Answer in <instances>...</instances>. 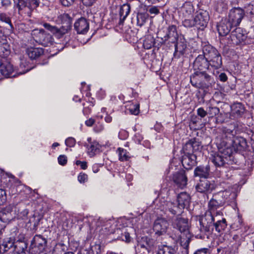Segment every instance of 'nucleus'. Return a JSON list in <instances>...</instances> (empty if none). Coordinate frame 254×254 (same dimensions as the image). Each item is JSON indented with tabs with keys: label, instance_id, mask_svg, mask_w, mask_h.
Masks as SVG:
<instances>
[{
	"label": "nucleus",
	"instance_id": "nucleus-16",
	"mask_svg": "<svg viewBox=\"0 0 254 254\" xmlns=\"http://www.w3.org/2000/svg\"><path fill=\"white\" fill-rule=\"evenodd\" d=\"M196 156L193 153L185 154L182 158V163L187 169H190L196 164Z\"/></svg>",
	"mask_w": 254,
	"mask_h": 254
},
{
	"label": "nucleus",
	"instance_id": "nucleus-5",
	"mask_svg": "<svg viewBox=\"0 0 254 254\" xmlns=\"http://www.w3.org/2000/svg\"><path fill=\"white\" fill-rule=\"evenodd\" d=\"M244 15L245 12L242 8H234L229 11L228 17L225 19L234 27L239 25Z\"/></svg>",
	"mask_w": 254,
	"mask_h": 254
},
{
	"label": "nucleus",
	"instance_id": "nucleus-22",
	"mask_svg": "<svg viewBox=\"0 0 254 254\" xmlns=\"http://www.w3.org/2000/svg\"><path fill=\"white\" fill-rule=\"evenodd\" d=\"M13 71V65L10 63L5 62L0 64V72L3 76H10Z\"/></svg>",
	"mask_w": 254,
	"mask_h": 254
},
{
	"label": "nucleus",
	"instance_id": "nucleus-42",
	"mask_svg": "<svg viewBox=\"0 0 254 254\" xmlns=\"http://www.w3.org/2000/svg\"><path fill=\"white\" fill-rule=\"evenodd\" d=\"M191 144L192 147V151H196L198 150L200 147V144L199 141H197L195 138L190 139Z\"/></svg>",
	"mask_w": 254,
	"mask_h": 254
},
{
	"label": "nucleus",
	"instance_id": "nucleus-8",
	"mask_svg": "<svg viewBox=\"0 0 254 254\" xmlns=\"http://www.w3.org/2000/svg\"><path fill=\"white\" fill-rule=\"evenodd\" d=\"M194 17L196 27L201 30H203L207 26L209 20L208 12L206 10L202 9L197 11Z\"/></svg>",
	"mask_w": 254,
	"mask_h": 254
},
{
	"label": "nucleus",
	"instance_id": "nucleus-34",
	"mask_svg": "<svg viewBox=\"0 0 254 254\" xmlns=\"http://www.w3.org/2000/svg\"><path fill=\"white\" fill-rule=\"evenodd\" d=\"M127 110L131 114L137 115L139 113V105L137 103H130L127 105Z\"/></svg>",
	"mask_w": 254,
	"mask_h": 254
},
{
	"label": "nucleus",
	"instance_id": "nucleus-24",
	"mask_svg": "<svg viewBox=\"0 0 254 254\" xmlns=\"http://www.w3.org/2000/svg\"><path fill=\"white\" fill-rule=\"evenodd\" d=\"M233 146L237 150H242L247 146L246 139L242 137H237L233 140Z\"/></svg>",
	"mask_w": 254,
	"mask_h": 254
},
{
	"label": "nucleus",
	"instance_id": "nucleus-54",
	"mask_svg": "<svg viewBox=\"0 0 254 254\" xmlns=\"http://www.w3.org/2000/svg\"><path fill=\"white\" fill-rule=\"evenodd\" d=\"M62 4L64 6H69L74 2V0H60Z\"/></svg>",
	"mask_w": 254,
	"mask_h": 254
},
{
	"label": "nucleus",
	"instance_id": "nucleus-33",
	"mask_svg": "<svg viewBox=\"0 0 254 254\" xmlns=\"http://www.w3.org/2000/svg\"><path fill=\"white\" fill-rule=\"evenodd\" d=\"M177 36L178 34L176 26L174 25L169 26L168 28V33L166 37L167 39L173 38V40H176Z\"/></svg>",
	"mask_w": 254,
	"mask_h": 254
},
{
	"label": "nucleus",
	"instance_id": "nucleus-26",
	"mask_svg": "<svg viewBox=\"0 0 254 254\" xmlns=\"http://www.w3.org/2000/svg\"><path fill=\"white\" fill-rule=\"evenodd\" d=\"M130 10V5L128 4H124L121 7L120 11V24H123L126 18L129 14Z\"/></svg>",
	"mask_w": 254,
	"mask_h": 254
},
{
	"label": "nucleus",
	"instance_id": "nucleus-49",
	"mask_svg": "<svg viewBox=\"0 0 254 254\" xmlns=\"http://www.w3.org/2000/svg\"><path fill=\"white\" fill-rule=\"evenodd\" d=\"M104 129V125L102 123H98L96 124L94 130L96 132H100Z\"/></svg>",
	"mask_w": 254,
	"mask_h": 254
},
{
	"label": "nucleus",
	"instance_id": "nucleus-39",
	"mask_svg": "<svg viewBox=\"0 0 254 254\" xmlns=\"http://www.w3.org/2000/svg\"><path fill=\"white\" fill-rule=\"evenodd\" d=\"M154 45V40L152 37H149L146 38L143 44L144 48L146 49H151Z\"/></svg>",
	"mask_w": 254,
	"mask_h": 254
},
{
	"label": "nucleus",
	"instance_id": "nucleus-32",
	"mask_svg": "<svg viewBox=\"0 0 254 254\" xmlns=\"http://www.w3.org/2000/svg\"><path fill=\"white\" fill-rule=\"evenodd\" d=\"M212 162L216 167H221L224 165L225 160L222 155L215 154L212 158Z\"/></svg>",
	"mask_w": 254,
	"mask_h": 254
},
{
	"label": "nucleus",
	"instance_id": "nucleus-50",
	"mask_svg": "<svg viewBox=\"0 0 254 254\" xmlns=\"http://www.w3.org/2000/svg\"><path fill=\"white\" fill-rule=\"evenodd\" d=\"M246 12L251 15H254V3L247 5L246 7Z\"/></svg>",
	"mask_w": 254,
	"mask_h": 254
},
{
	"label": "nucleus",
	"instance_id": "nucleus-12",
	"mask_svg": "<svg viewBox=\"0 0 254 254\" xmlns=\"http://www.w3.org/2000/svg\"><path fill=\"white\" fill-rule=\"evenodd\" d=\"M173 180L177 187L181 189H183L187 185L188 179L183 170L174 174Z\"/></svg>",
	"mask_w": 254,
	"mask_h": 254
},
{
	"label": "nucleus",
	"instance_id": "nucleus-61",
	"mask_svg": "<svg viewBox=\"0 0 254 254\" xmlns=\"http://www.w3.org/2000/svg\"><path fill=\"white\" fill-rule=\"evenodd\" d=\"M135 140L138 143H140L143 139V136L139 133H136L134 136Z\"/></svg>",
	"mask_w": 254,
	"mask_h": 254
},
{
	"label": "nucleus",
	"instance_id": "nucleus-59",
	"mask_svg": "<svg viewBox=\"0 0 254 254\" xmlns=\"http://www.w3.org/2000/svg\"><path fill=\"white\" fill-rule=\"evenodd\" d=\"M194 254H209L207 249H202L197 250Z\"/></svg>",
	"mask_w": 254,
	"mask_h": 254
},
{
	"label": "nucleus",
	"instance_id": "nucleus-47",
	"mask_svg": "<svg viewBox=\"0 0 254 254\" xmlns=\"http://www.w3.org/2000/svg\"><path fill=\"white\" fill-rule=\"evenodd\" d=\"M75 142L76 141L73 137H68L65 141L66 145L70 147L74 146L75 144Z\"/></svg>",
	"mask_w": 254,
	"mask_h": 254
},
{
	"label": "nucleus",
	"instance_id": "nucleus-28",
	"mask_svg": "<svg viewBox=\"0 0 254 254\" xmlns=\"http://www.w3.org/2000/svg\"><path fill=\"white\" fill-rule=\"evenodd\" d=\"M100 145L96 141H93L87 147V153L90 157L94 156L98 152H99Z\"/></svg>",
	"mask_w": 254,
	"mask_h": 254
},
{
	"label": "nucleus",
	"instance_id": "nucleus-25",
	"mask_svg": "<svg viewBox=\"0 0 254 254\" xmlns=\"http://www.w3.org/2000/svg\"><path fill=\"white\" fill-rule=\"evenodd\" d=\"M187 44L185 40L181 37L178 38L175 45V52L183 55L186 51Z\"/></svg>",
	"mask_w": 254,
	"mask_h": 254
},
{
	"label": "nucleus",
	"instance_id": "nucleus-41",
	"mask_svg": "<svg viewBox=\"0 0 254 254\" xmlns=\"http://www.w3.org/2000/svg\"><path fill=\"white\" fill-rule=\"evenodd\" d=\"M219 109L216 107H209L208 110L207 111L208 114L209 115L210 117H213L217 115L219 113Z\"/></svg>",
	"mask_w": 254,
	"mask_h": 254
},
{
	"label": "nucleus",
	"instance_id": "nucleus-3",
	"mask_svg": "<svg viewBox=\"0 0 254 254\" xmlns=\"http://www.w3.org/2000/svg\"><path fill=\"white\" fill-rule=\"evenodd\" d=\"M213 217L214 220L210 223L207 221H204L203 218L199 220L200 231L207 235V237L213 232L214 227L216 231L220 233L227 226L226 220L223 217V213L220 214L219 216L216 215L213 216Z\"/></svg>",
	"mask_w": 254,
	"mask_h": 254
},
{
	"label": "nucleus",
	"instance_id": "nucleus-21",
	"mask_svg": "<svg viewBox=\"0 0 254 254\" xmlns=\"http://www.w3.org/2000/svg\"><path fill=\"white\" fill-rule=\"evenodd\" d=\"M32 243L35 247L38 248L40 251L42 252L46 247L47 241L41 235H36L33 239Z\"/></svg>",
	"mask_w": 254,
	"mask_h": 254
},
{
	"label": "nucleus",
	"instance_id": "nucleus-1",
	"mask_svg": "<svg viewBox=\"0 0 254 254\" xmlns=\"http://www.w3.org/2000/svg\"><path fill=\"white\" fill-rule=\"evenodd\" d=\"M193 67L197 71L190 76V83L192 86L198 88H207L210 84L211 77L205 72L209 67V63L205 55H198L193 62Z\"/></svg>",
	"mask_w": 254,
	"mask_h": 254
},
{
	"label": "nucleus",
	"instance_id": "nucleus-64",
	"mask_svg": "<svg viewBox=\"0 0 254 254\" xmlns=\"http://www.w3.org/2000/svg\"><path fill=\"white\" fill-rule=\"evenodd\" d=\"M100 166L98 164H95L92 166V169L94 173H96L99 171Z\"/></svg>",
	"mask_w": 254,
	"mask_h": 254
},
{
	"label": "nucleus",
	"instance_id": "nucleus-60",
	"mask_svg": "<svg viewBox=\"0 0 254 254\" xmlns=\"http://www.w3.org/2000/svg\"><path fill=\"white\" fill-rule=\"evenodd\" d=\"M95 120L92 118H90L85 121V125L88 127H91L95 123Z\"/></svg>",
	"mask_w": 254,
	"mask_h": 254
},
{
	"label": "nucleus",
	"instance_id": "nucleus-19",
	"mask_svg": "<svg viewBox=\"0 0 254 254\" xmlns=\"http://www.w3.org/2000/svg\"><path fill=\"white\" fill-rule=\"evenodd\" d=\"M10 53V46L4 37L0 36V57L6 58Z\"/></svg>",
	"mask_w": 254,
	"mask_h": 254
},
{
	"label": "nucleus",
	"instance_id": "nucleus-44",
	"mask_svg": "<svg viewBox=\"0 0 254 254\" xmlns=\"http://www.w3.org/2000/svg\"><path fill=\"white\" fill-rule=\"evenodd\" d=\"M147 18V15L144 13H140L137 16V23L142 26L145 22Z\"/></svg>",
	"mask_w": 254,
	"mask_h": 254
},
{
	"label": "nucleus",
	"instance_id": "nucleus-57",
	"mask_svg": "<svg viewBox=\"0 0 254 254\" xmlns=\"http://www.w3.org/2000/svg\"><path fill=\"white\" fill-rule=\"evenodd\" d=\"M83 4L86 6H91L96 0H81Z\"/></svg>",
	"mask_w": 254,
	"mask_h": 254
},
{
	"label": "nucleus",
	"instance_id": "nucleus-56",
	"mask_svg": "<svg viewBox=\"0 0 254 254\" xmlns=\"http://www.w3.org/2000/svg\"><path fill=\"white\" fill-rule=\"evenodd\" d=\"M76 164L77 165H80L81 169L85 170L87 168V163L85 161L82 162L79 160L76 161Z\"/></svg>",
	"mask_w": 254,
	"mask_h": 254
},
{
	"label": "nucleus",
	"instance_id": "nucleus-62",
	"mask_svg": "<svg viewBox=\"0 0 254 254\" xmlns=\"http://www.w3.org/2000/svg\"><path fill=\"white\" fill-rule=\"evenodd\" d=\"M220 81L225 82L227 80V76L225 73H221L219 76Z\"/></svg>",
	"mask_w": 254,
	"mask_h": 254
},
{
	"label": "nucleus",
	"instance_id": "nucleus-45",
	"mask_svg": "<svg viewBox=\"0 0 254 254\" xmlns=\"http://www.w3.org/2000/svg\"><path fill=\"white\" fill-rule=\"evenodd\" d=\"M77 179L80 183H84L88 180V176L84 173H80L78 175Z\"/></svg>",
	"mask_w": 254,
	"mask_h": 254
},
{
	"label": "nucleus",
	"instance_id": "nucleus-46",
	"mask_svg": "<svg viewBox=\"0 0 254 254\" xmlns=\"http://www.w3.org/2000/svg\"><path fill=\"white\" fill-rule=\"evenodd\" d=\"M184 149L187 152L186 154H188L189 153H193L194 152V151H192V147L190 140L186 143L184 147Z\"/></svg>",
	"mask_w": 254,
	"mask_h": 254
},
{
	"label": "nucleus",
	"instance_id": "nucleus-35",
	"mask_svg": "<svg viewBox=\"0 0 254 254\" xmlns=\"http://www.w3.org/2000/svg\"><path fill=\"white\" fill-rule=\"evenodd\" d=\"M117 152L118 153L119 160L121 161H127L130 157L128 152L123 148H119Z\"/></svg>",
	"mask_w": 254,
	"mask_h": 254
},
{
	"label": "nucleus",
	"instance_id": "nucleus-23",
	"mask_svg": "<svg viewBox=\"0 0 254 254\" xmlns=\"http://www.w3.org/2000/svg\"><path fill=\"white\" fill-rule=\"evenodd\" d=\"M27 54L31 59H35L41 56L44 53L43 50L41 48L30 47L26 50Z\"/></svg>",
	"mask_w": 254,
	"mask_h": 254
},
{
	"label": "nucleus",
	"instance_id": "nucleus-29",
	"mask_svg": "<svg viewBox=\"0 0 254 254\" xmlns=\"http://www.w3.org/2000/svg\"><path fill=\"white\" fill-rule=\"evenodd\" d=\"M182 11L185 17H189L194 12L193 6L190 2L186 3L182 8Z\"/></svg>",
	"mask_w": 254,
	"mask_h": 254
},
{
	"label": "nucleus",
	"instance_id": "nucleus-30",
	"mask_svg": "<svg viewBox=\"0 0 254 254\" xmlns=\"http://www.w3.org/2000/svg\"><path fill=\"white\" fill-rule=\"evenodd\" d=\"M175 250L172 247L162 245L159 247L158 254H174Z\"/></svg>",
	"mask_w": 254,
	"mask_h": 254
},
{
	"label": "nucleus",
	"instance_id": "nucleus-15",
	"mask_svg": "<svg viewBox=\"0 0 254 254\" xmlns=\"http://www.w3.org/2000/svg\"><path fill=\"white\" fill-rule=\"evenodd\" d=\"M173 225L174 227L177 228L181 233L184 232L187 234L189 232L188 222L186 219L177 217L173 221Z\"/></svg>",
	"mask_w": 254,
	"mask_h": 254
},
{
	"label": "nucleus",
	"instance_id": "nucleus-11",
	"mask_svg": "<svg viewBox=\"0 0 254 254\" xmlns=\"http://www.w3.org/2000/svg\"><path fill=\"white\" fill-rule=\"evenodd\" d=\"M247 35L244 33L243 30L240 28H236L233 31L230 35V38L234 45H238L244 42L246 39Z\"/></svg>",
	"mask_w": 254,
	"mask_h": 254
},
{
	"label": "nucleus",
	"instance_id": "nucleus-17",
	"mask_svg": "<svg viewBox=\"0 0 254 254\" xmlns=\"http://www.w3.org/2000/svg\"><path fill=\"white\" fill-rule=\"evenodd\" d=\"M177 200L180 208L184 209L189 206L190 203V196L188 193L182 192L178 194Z\"/></svg>",
	"mask_w": 254,
	"mask_h": 254
},
{
	"label": "nucleus",
	"instance_id": "nucleus-40",
	"mask_svg": "<svg viewBox=\"0 0 254 254\" xmlns=\"http://www.w3.org/2000/svg\"><path fill=\"white\" fill-rule=\"evenodd\" d=\"M243 225V221L241 217L238 216L237 219L232 224V228L235 230L241 229Z\"/></svg>",
	"mask_w": 254,
	"mask_h": 254
},
{
	"label": "nucleus",
	"instance_id": "nucleus-37",
	"mask_svg": "<svg viewBox=\"0 0 254 254\" xmlns=\"http://www.w3.org/2000/svg\"><path fill=\"white\" fill-rule=\"evenodd\" d=\"M222 136L225 138L233 137L236 133V131L227 127L222 128Z\"/></svg>",
	"mask_w": 254,
	"mask_h": 254
},
{
	"label": "nucleus",
	"instance_id": "nucleus-10",
	"mask_svg": "<svg viewBox=\"0 0 254 254\" xmlns=\"http://www.w3.org/2000/svg\"><path fill=\"white\" fill-rule=\"evenodd\" d=\"M168 226L169 223L167 220L159 218L155 221L153 229L156 234L160 236L166 233Z\"/></svg>",
	"mask_w": 254,
	"mask_h": 254
},
{
	"label": "nucleus",
	"instance_id": "nucleus-6",
	"mask_svg": "<svg viewBox=\"0 0 254 254\" xmlns=\"http://www.w3.org/2000/svg\"><path fill=\"white\" fill-rule=\"evenodd\" d=\"M32 34L35 40L45 47L49 46L53 43L54 39L52 36L46 33L43 29L34 30Z\"/></svg>",
	"mask_w": 254,
	"mask_h": 254
},
{
	"label": "nucleus",
	"instance_id": "nucleus-55",
	"mask_svg": "<svg viewBox=\"0 0 254 254\" xmlns=\"http://www.w3.org/2000/svg\"><path fill=\"white\" fill-rule=\"evenodd\" d=\"M6 214L3 212L0 213V221L4 223H8L9 221V219L6 217Z\"/></svg>",
	"mask_w": 254,
	"mask_h": 254
},
{
	"label": "nucleus",
	"instance_id": "nucleus-48",
	"mask_svg": "<svg viewBox=\"0 0 254 254\" xmlns=\"http://www.w3.org/2000/svg\"><path fill=\"white\" fill-rule=\"evenodd\" d=\"M59 163L62 166L65 165L67 163V157L64 155H61L58 158Z\"/></svg>",
	"mask_w": 254,
	"mask_h": 254
},
{
	"label": "nucleus",
	"instance_id": "nucleus-4",
	"mask_svg": "<svg viewBox=\"0 0 254 254\" xmlns=\"http://www.w3.org/2000/svg\"><path fill=\"white\" fill-rule=\"evenodd\" d=\"M203 53L208 60L209 66L219 68L222 65V59L218 51L210 45H205L203 48Z\"/></svg>",
	"mask_w": 254,
	"mask_h": 254
},
{
	"label": "nucleus",
	"instance_id": "nucleus-63",
	"mask_svg": "<svg viewBox=\"0 0 254 254\" xmlns=\"http://www.w3.org/2000/svg\"><path fill=\"white\" fill-rule=\"evenodd\" d=\"M104 120L106 123H110L112 122L113 118L110 115L107 114Z\"/></svg>",
	"mask_w": 254,
	"mask_h": 254
},
{
	"label": "nucleus",
	"instance_id": "nucleus-52",
	"mask_svg": "<svg viewBox=\"0 0 254 254\" xmlns=\"http://www.w3.org/2000/svg\"><path fill=\"white\" fill-rule=\"evenodd\" d=\"M207 114V112L205 111L203 108L200 107L197 110V114L201 118L205 117Z\"/></svg>",
	"mask_w": 254,
	"mask_h": 254
},
{
	"label": "nucleus",
	"instance_id": "nucleus-58",
	"mask_svg": "<svg viewBox=\"0 0 254 254\" xmlns=\"http://www.w3.org/2000/svg\"><path fill=\"white\" fill-rule=\"evenodd\" d=\"M190 239L188 238L187 239L181 241V245L184 248L187 249L189 247Z\"/></svg>",
	"mask_w": 254,
	"mask_h": 254
},
{
	"label": "nucleus",
	"instance_id": "nucleus-13",
	"mask_svg": "<svg viewBox=\"0 0 254 254\" xmlns=\"http://www.w3.org/2000/svg\"><path fill=\"white\" fill-rule=\"evenodd\" d=\"M215 188V185L214 182L204 179L201 180L196 187L197 191L203 192H210Z\"/></svg>",
	"mask_w": 254,
	"mask_h": 254
},
{
	"label": "nucleus",
	"instance_id": "nucleus-43",
	"mask_svg": "<svg viewBox=\"0 0 254 254\" xmlns=\"http://www.w3.org/2000/svg\"><path fill=\"white\" fill-rule=\"evenodd\" d=\"M0 20L9 24V27L12 28V26L9 17L5 13L0 14Z\"/></svg>",
	"mask_w": 254,
	"mask_h": 254
},
{
	"label": "nucleus",
	"instance_id": "nucleus-14",
	"mask_svg": "<svg viewBox=\"0 0 254 254\" xmlns=\"http://www.w3.org/2000/svg\"><path fill=\"white\" fill-rule=\"evenodd\" d=\"M74 26L78 34H85L89 30V24L86 19L81 17L75 21Z\"/></svg>",
	"mask_w": 254,
	"mask_h": 254
},
{
	"label": "nucleus",
	"instance_id": "nucleus-18",
	"mask_svg": "<svg viewBox=\"0 0 254 254\" xmlns=\"http://www.w3.org/2000/svg\"><path fill=\"white\" fill-rule=\"evenodd\" d=\"M234 27L230 23L225 19H222L219 25L217 26V30L220 36H225L230 31L232 28Z\"/></svg>",
	"mask_w": 254,
	"mask_h": 254
},
{
	"label": "nucleus",
	"instance_id": "nucleus-38",
	"mask_svg": "<svg viewBox=\"0 0 254 254\" xmlns=\"http://www.w3.org/2000/svg\"><path fill=\"white\" fill-rule=\"evenodd\" d=\"M189 17H185V19L183 21V25L187 28H190L193 26L196 27L195 17L193 20L189 19Z\"/></svg>",
	"mask_w": 254,
	"mask_h": 254
},
{
	"label": "nucleus",
	"instance_id": "nucleus-27",
	"mask_svg": "<svg viewBox=\"0 0 254 254\" xmlns=\"http://www.w3.org/2000/svg\"><path fill=\"white\" fill-rule=\"evenodd\" d=\"M209 168L207 166H199L194 171L195 176L206 178L209 175Z\"/></svg>",
	"mask_w": 254,
	"mask_h": 254
},
{
	"label": "nucleus",
	"instance_id": "nucleus-9",
	"mask_svg": "<svg viewBox=\"0 0 254 254\" xmlns=\"http://www.w3.org/2000/svg\"><path fill=\"white\" fill-rule=\"evenodd\" d=\"M43 26L48 31H50L56 38L60 39L64 35L68 33L70 29L69 25L62 26L60 29L55 26L51 25L49 23H45Z\"/></svg>",
	"mask_w": 254,
	"mask_h": 254
},
{
	"label": "nucleus",
	"instance_id": "nucleus-20",
	"mask_svg": "<svg viewBox=\"0 0 254 254\" xmlns=\"http://www.w3.org/2000/svg\"><path fill=\"white\" fill-rule=\"evenodd\" d=\"M245 111V108L241 103H235L231 106V114L234 118L241 117Z\"/></svg>",
	"mask_w": 254,
	"mask_h": 254
},
{
	"label": "nucleus",
	"instance_id": "nucleus-53",
	"mask_svg": "<svg viewBox=\"0 0 254 254\" xmlns=\"http://www.w3.org/2000/svg\"><path fill=\"white\" fill-rule=\"evenodd\" d=\"M6 199V193L4 190L0 189V204L4 202Z\"/></svg>",
	"mask_w": 254,
	"mask_h": 254
},
{
	"label": "nucleus",
	"instance_id": "nucleus-7",
	"mask_svg": "<svg viewBox=\"0 0 254 254\" xmlns=\"http://www.w3.org/2000/svg\"><path fill=\"white\" fill-rule=\"evenodd\" d=\"M14 7L17 8L19 13L22 11L28 10L37 7L39 4V0H13Z\"/></svg>",
	"mask_w": 254,
	"mask_h": 254
},
{
	"label": "nucleus",
	"instance_id": "nucleus-2",
	"mask_svg": "<svg viewBox=\"0 0 254 254\" xmlns=\"http://www.w3.org/2000/svg\"><path fill=\"white\" fill-rule=\"evenodd\" d=\"M227 191L220 192L214 195L213 197L208 202V209L202 215L201 218H203V221H207L210 223L214 220L213 216L220 214L223 213L220 211L217 210V209L222 207L225 203L227 197L228 196Z\"/></svg>",
	"mask_w": 254,
	"mask_h": 254
},
{
	"label": "nucleus",
	"instance_id": "nucleus-36",
	"mask_svg": "<svg viewBox=\"0 0 254 254\" xmlns=\"http://www.w3.org/2000/svg\"><path fill=\"white\" fill-rule=\"evenodd\" d=\"M27 64L26 60L21 59L17 73L18 74H22L28 71L30 69L27 67Z\"/></svg>",
	"mask_w": 254,
	"mask_h": 254
},
{
	"label": "nucleus",
	"instance_id": "nucleus-31",
	"mask_svg": "<svg viewBox=\"0 0 254 254\" xmlns=\"http://www.w3.org/2000/svg\"><path fill=\"white\" fill-rule=\"evenodd\" d=\"M167 205L168 207V209L170 212H171L173 214H180L181 213L182 209L180 208L179 205H176L173 202H168L167 203Z\"/></svg>",
	"mask_w": 254,
	"mask_h": 254
},
{
	"label": "nucleus",
	"instance_id": "nucleus-51",
	"mask_svg": "<svg viewBox=\"0 0 254 254\" xmlns=\"http://www.w3.org/2000/svg\"><path fill=\"white\" fill-rule=\"evenodd\" d=\"M148 11L151 14L157 15L159 13V9L156 6H152L148 9Z\"/></svg>",
	"mask_w": 254,
	"mask_h": 254
}]
</instances>
